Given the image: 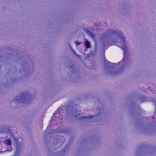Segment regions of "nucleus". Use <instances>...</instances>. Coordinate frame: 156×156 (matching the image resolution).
I'll return each instance as SVG.
<instances>
[{
    "mask_svg": "<svg viewBox=\"0 0 156 156\" xmlns=\"http://www.w3.org/2000/svg\"><path fill=\"white\" fill-rule=\"evenodd\" d=\"M113 35H116L119 38L120 43L122 45L121 48L124 52V56L122 60L119 63V65L114 63L111 64V62L108 61H104V64L105 72L107 74L111 75H115L121 73L123 70L129 67L131 65L126 42L121 30L109 29L102 34L100 39L103 48L105 49L106 47V49H107V47L112 45L113 42L111 40V39L112 38Z\"/></svg>",
    "mask_w": 156,
    "mask_h": 156,
    "instance_id": "f257e3e1",
    "label": "nucleus"
},
{
    "mask_svg": "<svg viewBox=\"0 0 156 156\" xmlns=\"http://www.w3.org/2000/svg\"><path fill=\"white\" fill-rule=\"evenodd\" d=\"M4 49L3 48H0V62H6L10 59L16 58L17 61L21 63V66L23 68L24 77H28L30 76L32 72L30 70V67L29 66L28 63L30 62L33 65L35 58L32 56L24 55L22 52L17 50H15L14 51L13 49H12V48L10 47L5 48V50L8 51H11V52L9 53H11V54L9 55L8 53L3 55L2 53Z\"/></svg>",
    "mask_w": 156,
    "mask_h": 156,
    "instance_id": "f03ea898",
    "label": "nucleus"
},
{
    "mask_svg": "<svg viewBox=\"0 0 156 156\" xmlns=\"http://www.w3.org/2000/svg\"><path fill=\"white\" fill-rule=\"evenodd\" d=\"M150 101L154 103L155 106V111L154 114V116H152L151 118L145 117L143 118V119H145L148 122L147 124H144L142 122V120H138L135 124V127L137 129L140 130L143 132L147 133L148 130L154 126H156V103L154 98H151Z\"/></svg>",
    "mask_w": 156,
    "mask_h": 156,
    "instance_id": "7ed1b4c3",
    "label": "nucleus"
},
{
    "mask_svg": "<svg viewBox=\"0 0 156 156\" xmlns=\"http://www.w3.org/2000/svg\"><path fill=\"white\" fill-rule=\"evenodd\" d=\"M35 96L30 94L29 92H25L21 94L20 96H16L12 100L15 103H23L27 104L29 103Z\"/></svg>",
    "mask_w": 156,
    "mask_h": 156,
    "instance_id": "20e7f679",
    "label": "nucleus"
},
{
    "mask_svg": "<svg viewBox=\"0 0 156 156\" xmlns=\"http://www.w3.org/2000/svg\"><path fill=\"white\" fill-rule=\"evenodd\" d=\"M65 141V138L62 136H56L53 140L51 147L54 149L60 147Z\"/></svg>",
    "mask_w": 156,
    "mask_h": 156,
    "instance_id": "39448f33",
    "label": "nucleus"
},
{
    "mask_svg": "<svg viewBox=\"0 0 156 156\" xmlns=\"http://www.w3.org/2000/svg\"><path fill=\"white\" fill-rule=\"evenodd\" d=\"M66 112L68 115L77 117L76 107L75 105L69 104L67 105L66 108Z\"/></svg>",
    "mask_w": 156,
    "mask_h": 156,
    "instance_id": "423d86ee",
    "label": "nucleus"
},
{
    "mask_svg": "<svg viewBox=\"0 0 156 156\" xmlns=\"http://www.w3.org/2000/svg\"><path fill=\"white\" fill-rule=\"evenodd\" d=\"M5 131L6 133L10 134L16 143V148L21 149L22 146V143L19 142V138L14 136V133L11 130L8 128L5 129Z\"/></svg>",
    "mask_w": 156,
    "mask_h": 156,
    "instance_id": "0eeeda50",
    "label": "nucleus"
},
{
    "mask_svg": "<svg viewBox=\"0 0 156 156\" xmlns=\"http://www.w3.org/2000/svg\"><path fill=\"white\" fill-rule=\"evenodd\" d=\"M47 132V131L46 130H45L44 132V134L48 135H52L55 133H66L68 132V130L66 129H62L59 130H52L50 131L48 133H46Z\"/></svg>",
    "mask_w": 156,
    "mask_h": 156,
    "instance_id": "6e6552de",
    "label": "nucleus"
},
{
    "mask_svg": "<svg viewBox=\"0 0 156 156\" xmlns=\"http://www.w3.org/2000/svg\"><path fill=\"white\" fill-rule=\"evenodd\" d=\"M131 7L130 5L127 3H124L122 5L121 8V11L123 14L126 15L130 12Z\"/></svg>",
    "mask_w": 156,
    "mask_h": 156,
    "instance_id": "1a4fd4ad",
    "label": "nucleus"
},
{
    "mask_svg": "<svg viewBox=\"0 0 156 156\" xmlns=\"http://www.w3.org/2000/svg\"><path fill=\"white\" fill-rule=\"evenodd\" d=\"M138 108H139V106L136 105L133 101H131L130 103L129 106V110L130 114H135L136 113L135 110Z\"/></svg>",
    "mask_w": 156,
    "mask_h": 156,
    "instance_id": "9d476101",
    "label": "nucleus"
},
{
    "mask_svg": "<svg viewBox=\"0 0 156 156\" xmlns=\"http://www.w3.org/2000/svg\"><path fill=\"white\" fill-rule=\"evenodd\" d=\"M147 148V146L146 145L140 146L136 150V156H139L141 153L144 151Z\"/></svg>",
    "mask_w": 156,
    "mask_h": 156,
    "instance_id": "9b49d317",
    "label": "nucleus"
},
{
    "mask_svg": "<svg viewBox=\"0 0 156 156\" xmlns=\"http://www.w3.org/2000/svg\"><path fill=\"white\" fill-rule=\"evenodd\" d=\"M147 97L143 95H140L135 98L136 101H140L141 103H142L147 101Z\"/></svg>",
    "mask_w": 156,
    "mask_h": 156,
    "instance_id": "f8f14e48",
    "label": "nucleus"
},
{
    "mask_svg": "<svg viewBox=\"0 0 156 156\" xmlns=\"http://www.w3.org/2000/svg\"><path fill=\"white\" fill-rule=\"evenodd\" d=\"M69 145H67L65 147L63 151H61L58 152V155L59 156H64L65 155V152L68 151L69 150Z\"/></svg>",
    "mask_w": 156,
    "mask_h": 156,
    "instance_id": "ddd939ff",
    "label": "nucleus"
},
{
    "mask_svg": "<svg viewBox=\"0 0 156 156\" xmlns=\"http://www.w3.org/2000/svg\"><path fill=\"white\" fill-rule=\"evenodd\" d=\"M57 111H58V109L56 111H55V113H54L53 116L51 118V120L50 122V123H51L52 121H54V119H53V118H54V115H55V114L59 115V116L57 117L58 118V119L59 118V119H60L59 120V122L60 123H61L62 122V119L63 118V116L62 115H61H61L60 113L58 114L57 112Z\"/></svg>",
    "mask_w": 156,
    "mask_h": 156,
    "instance_id": "4468645a",
    "label": "nucleus"
},
{
    "mask_svg": "<svg viewBox=\"0 0 156 156\" xmlns=\"http://www.w3.org/2000/svg\"><path fill=\"white\" fill-rule=\"evenodd\" d=\"M69 69L71 71V74L72 76L73 75H76V74H78V73L77 71H76L73 68V65L72 66H70L69 67Z\"/></svg>",
    "mask_w": 156,
    "mask_h": 156,
    "instance_id": "2eb2a0df",
    "label": "nucleus"
},
{
    "mask_svg": "<svg viewBox=\"0 0 156 156\" xmlns=\"http://www.w3.org/2000/svg\"><path fill=\"white\" fill-rule=\"evenodd\" d=\"M85 45L86 49L89 48L91 47L90 42L87 40H86L84 42Z\"/></svg>",
    "mask_w": 156,
    "mask_h": 156,
    "instance_id": "dca6fc26",
    "label": "nucleus"
},
{
    "mask_svg": "<svg viewBox=\"0 0 156 156\" xmlns=\"http://www.w3.org/2000/svg\"><path fill=\"white\" fill-rule=\"evenodd\" d=\"M84 30L87 34H89L91 37H93V34L90 30L86 29H84Z\"/></svg>",
    "mask_w": 156,
    "mask_h": 156,
    "instance_id": "f3484780",
    "label": "nucleus"
},
{
    "mask_svg": "<svg viewBox=\"0 0 156 156\" xmlns=\"http://www.w3.org/2000/svg\"><path fill=\"white\" fill-rule=\"evenodd\" d=\"M93 117L92 116H84L81 117L80 119V120H82L83 119H89L90 118H91Z\"/></svg>",
    "mask_w": 156,
    "mask_h": 156,
    "instance_id": "a211bd4d",
    "label": "nucleus"
},
{
    "mask_svg": "<svg viewBox=\"0 0 156 156\" xmlns=\"http://www.w3.org/2000/svg\"><path fill=\"white\" fill-rule=\"evenodd\" d=\"M17 70H16V68L15 67H11V68L10 70H9V72H11L12 73H14L15 72H16Z\"/></svg>",
    "mask_w": 156,
    "mask_h": 156,
    "instance_id": "6ab92c4d",
    "label": "nucleus"
},
{
    "mask_svg": "<svg viewBox=\"0 0 156 156\" xmlns=\"http://www.w3.org/2000/svg\"><path fill=\"white\" fill-rule=\"evenodd\" d=\"M4 144H6L7 145H10L11 144V141L9 140H6L3 142Z\"/></svg>",
    "mask_w": 156,
    "mask_h": 156,
    "instance_id": "aec40b11",
    "label": "nucleus"
},
{
    "mask_svg": "<svg viewBox=\"0 0 156 156\" xmlns=\"http://www.w3.org/2000/svg\"><path fill=\"white\" fill-rule=\"evenodd\" d=\"M21 149L16 148V151L14 155L13 156H19V152Z\"/></svg>",
    "mask_w": 156,
    "mask_h": 156,
    "instance_id": "412c9836",
    "label": "nucleus"
},
{
    "mask_svg": "<svg viewBox=\"0 0 156 156\" xmlns=\"http://www.w3.org/2000/svg\"><path fill=\"white\" fill-rule=\"evenodd\" d=\"M104 110V107L101 108L99 110V112L98 113V115H100L103 112Z\"/></svg>",
    "mask_w": 156,
    "mask_h": 156,
    "instance_id": "4be33fe9",
    "label": "nucleus"
},
{
    "mask_svg": "<svg viewBox=\"0 0 156 156\" xmlns=\"http://www.w3.org/2000/svg\"><path fill=\"white\" fill-rule=\"evenodd\" d=\"M18 80L17 79V78H14V79H11L10 81L12 83H15V82H16V81Z\"/></svg>",
    "mask_w": 156,
    "mask_h": 156,
    "instance_id": "5701e85b",
    "label": "nucleus"
},
{
    "mask_svg": "<svg viewBox=\"0 0 156 156\" xmlns=\"http://www.w3.org/2000/svg\"><path fill=\"white\" fill-rule=\"evenodd\" d=\"M73 52L78 57L80 58V57H81V56L80 55H78V54H77L76 53V52L74 50H73Z\"/></svg>",
    "mask_w": 156,
    "mask_h": 156,
    "instance_id": "b1692460",
    "label": "nucleus"
},
{
    "mask_svg": "<svg viewBox=\"0 0 156 156\" xmlns=\"http://www.w3.org/2000/svg\"><path fill=\"white\" fill-rule=\"evenodd\" d=\"M75 43L76 45H78L80 44V43L78 41H76Z\"/></svg>",
    "mask_w": 156,
    "mask_h": 156,
    "instance_id": "393cba45",
    "label": "nucleus"
},
{
    "mask_svg": "<svg viewBox=\"0 0 156 156\" xmlns=\"http://www.w3.org/2000/svg\"><path fill=\"white\" fill-rule=\"evenodd\" d=\"M151 91L153 93H154L155 94H156V91L154 90H152L151 89Z\"/></svg>",
    "mask_w": 156,
    "mask_h": 156,
    "instance_id": "a878e982",
    "label": "nucleus"
},
{
    "mask_svg": "<svg viewBox=\"0 0 156 156\" xmlns=\"http://www.w3.org/2000/svg\"><path fill=\"white\" fill-rule=\"evenodd\" d=\"M21 70L20 69L19 70H18L19 73H21Z\"/></svg>",
    "mask_w": 156,
    "mask_h": 156,
    "instance_id": "bb28decb",
    "label": "nucleus"
},
{
    "mask_svg": "<svg viewBox=\"0 0 156 156\" xmlns=\"http://www.w3.org/2000/svg\"><path fill=\"white\" fill-rule=\"evenodd\" d=\"M87 139L84 138L83 140H82V141H86Z\"/></svg>",
    "mask_w": 156,
    "mask_h": 156,
    "instance_id": "cd10ccee",
    "label": "nucleus"
},
{
    "mask_svg": "<svg viewBox=\"0 0 156 156\" xmlns=\"http://www.w3.org/2000/svg\"><path fill=\"white\" fill-rule=\"evenodd\" d=\"M70 49H71V50H72V52H73V50H74L73 48H72L71 47H70Z\"/></svg>",
    "mask_w": 156,
    "mask_h": 156,
    "instance_id": "c85d7f7f",
    "label": "nucleus"
},
{
    "mask_svg": "<svg viewBox=\"0 0 156 156\" xmlns=\"http://www.w3.org/2000/svg\"><path fill=\"white\" fill-rule=\"evenodd\" d=\"M70 49H71V50H72V52H73V50H74L73 48H72L71 47H70Z\"/></svg>",
    "mask_w": 156,
    "mask_h": 156,
    "instance_id": "c756f323",
    "label": "nucleus"
},
{
    "mask_svg": "<svg viewBox=\"0 0 156 156\" xmlns=\"http://www.w3.org/2000/svg\"><path fill=\"white\" fill-rule=\"evenodd\" d=\"M97 100L99 102V103L100 102V100H99V99H98Z\"/></svg>",
    "mask_w": 156,
    "mask_h": 156,
    "instance_id": "7c9ffc66",
    "label": "nucleus"
},
{
    "mask_svg": "<svg viewBox=\"0 0 156 156\" xmlns=\"http://www.w3.org/2000/svg\"><path fill=\"white\" fill-rule=\"evenodd\" d=\"M4 152L3 151H0V153H2V152Z\"/></svg>",
    "mask_w": 156,
    "mask_h": 156,
    "instance_id": "2f4dec72",
    "label": "nucleus"
},
{
    "mask_svg": "<svg viewBox=\"0 0 156 156\" xmlns=\"http://www.w3.org/2000/svg\"><path fill=\"white\" fill-rule=\"evenodd\" d=\"M51 138H50V140H51Z\"/></svg>",
    "mask_w": 156,
    "mask_h": 156,
    "instance_id": "473e14b6",
    "label": "nucleus"
},
{
    "mask_svg": "<svg viewBox=\"0 0 156 156\" xmlns=\"http://www.w3.org/2000/svg\"><path fill=\"white\" fill-rule=\"evenodd\" d=\"M48 151H50V152L51 151L50 150H49Z\"/></svg>",
    "mask_w": 156,
    "mask_h": 156,
    "instance_id": "72a5a7b5",
    "label": "nucleus"
},
{
    "mask_svg": "<svg viewBox=\"0 0 156 156\" xmlns=\"http://www.w3.org/2000/svg\"><path fill=\"white\" fill-rule=\"evenodd\" d=\"M105 52V50H104V52Z\"/></svg>",
    "mask_w": 156,
    "mask_h": 156,
    "instance_id": "f704fd0d",
    "label": "nucleus"
},
{
    "mask_svg": "<svg viewBox=\"0 0 156 156\" xmlns=\"http://www.w3.org/2000/svg\"><path fill=\"white\" fill-rule=\"evenodd\" d=\"M156 149V147L155 148V149Z\"/></svg>",
    "mask_w": 156,
    "mask_h": 156,
    "instance_id": "c9c22d12",
    "label": "nucleus"
}]
</instances>
